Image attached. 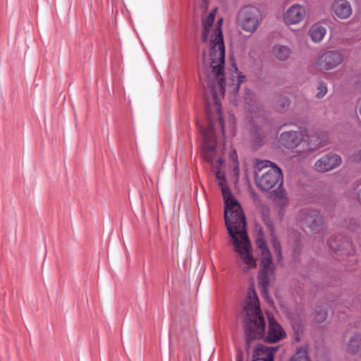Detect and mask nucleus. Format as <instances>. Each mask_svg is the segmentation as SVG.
I'll return each mask as SVG.
<instances>
[{
  "instance_id": "obj_15",
  "label": "nucleus",
  "mask_w": 361,
  "mask_h": 361,
  "mask_svg": "<svg viewBox=\"0 0 361 361\" xmlns=\"http://www.w3.org/2000/svg\"><path fill=\"white\" fill-rule=\"evenodd\" d=\"M305 140L308 151H315L325 146L326 138L324 135H319L317 133L310 134L306 130H304Z\"/></svg>"
},
{
  "instance_id": "obj_14",
  "label": "nucleus",
  "mask_w": 361,
  "mask_h": 361,
  "mask_svg": "<svg viewBox=\"0 0 361 361\" xmlns=\"http://www.w3.org/2000/svg\"><path fill=\"white\" fill-rule=\"evenodd\" d=\"M277 347H269L264 344H257L253 351L252 361H274V353Z\"/></svg>"
},
{
  "instance_id": "obj_36",
  "label": "nucleus",
  "mask_w": 361,
  "mask_h": 361,
  "mask_svg": "<svg viewBox=\"0 0 361 361\" xmlns=\"http://www.w3.org/2000/svg\"><path fill=\"white\" fill-rule=\"evenodd\" d=\"M357 154L359 156V160H361V150L358 151Z\"/></svg>"
},
{
  "instance_id": "obj_35",
  "label": "nucleus",
  "mask_w": 361,
  "mask_h": 361,
  "mask_svg": "<svg viewBox=\"0 0 361 361\" xmlns=\"http://www.w3.org/2000/svg\"><path fill=\"white\" fill-rule=\"evenodd\" d=\"M217 161L219 163V164H221L223 163V159L221 158H218Z\"/></svg>"
},
{
  "instance_id": "obj_30",
  "label": "nucleus",
  "mask_w": 361,
  "mask_h": 361,
  "mask_svg": "<svg viewBox=\"0 0 361 361\" xmlns=\"http://www.w3.org/2000/svg\"><path fill=\"white\" fill-rule=\"evenodd\" d=\"M249 252H250V255H251V256H252V259H253V260H254V262H255V265H254V266H250V265H249L248 264H247V263H246V262L243 259V258H242V257H240V258H241V259H242V261H243V262L245 264V266H244V267H242V264H240V267H242V269H243V271L244 272H247V271H248L251 268L255 267H256V265H257L256 262H255V259H254V257H253V256H252V252H251V247H250V246L249 247ZM238 254H240L239 252H238ZM240 257H241V256H240Z\"/></svg>"
},
{
  "instance_id": "obj_37",
  "label": "nucleus",
  "mask_w": 361,
  "mask_h": 361,
  "mask_svg": "<svg viewBox=\"0 0 361 361\" xmlns=\"http://www.w3.org/2000/svg\"><path fill=\"white\" fill-rule=\"evenodd\" d=\"M349 226V229L351 230V231H355V228L354 227H353L351 225L348 226Z\"/></svg>"
},
{
  "instance_id": "obj_6",
  "label": "nucleus",
  "mask_w": 361,
  "mask_h": 361,
  "mask_svg": "<svg viewBox=\"0 0 361 361\" xmlns=\"http://www.w3.org/2000/svg\"><path fill=\"white\" fill-rule=\"evenodd\" d=\"M268 318V329L264 331L263 341L266 343H274L283 340L286 333L283 328L275 320V317Z\"/></svg>"
},
{
  "instance_id": "obj_3",
  "label": "nucleus",
  "mask_w": 361,
  "mask_h": 361,
  "mask_svg": "<svg viewBox=\"0 0 361 361\" xmlns=\"http://www.w3.org/2000/svg\"><path fill=\"white\" fill-rule=\"evenodd\" d=\"M255 181L257 186L262 191L273 192L278 196L283 192V173L275 164L268 160H257L254 166Z\"/></svg>"
},
{
  "instance_id": "obj_18",
  "label": "nucleus",
  "mask_w": 361,
  "mask_h": 361,
  "mask_svg": "<svg viewBox=\"0 0 361 361\" xmlns=\"http://www.w3.org/2000/svg\"><path fill=\"white\" fill-rule=\"evenodd\" d=\"M266 123L262 126L254 123L252 127L251 133L253 137V144L257 147H261L264 144V139L266 136Z\"/></svg>"
},
{
  "instance_id": "obj_24",
  "label": "nucleus",
  "mask_w": 361,
  "mask_h": 361,
  "mask_svg": "<svg viewBox=\"0 0 361 361\" xmlns=\"http://www.w3.org/2000/svg\"><path fill=\"white\" fill-rule=\"evenodd\" d=\"M291 324L293 329L295 330L296 334L299 335L302 334L304 331V326L302 324L301 317H291Z\"/></svg>"
},
{
  "instance_id": "obj_13",
  "label": "nucleus",
  "mask_w": 361,
  "mask_h": 361,
  "mask_svg": "<svg viewBox=\"0 0 361 361\" xmlns=\"http://www.w3.org/2000/svg\"><path fill=\"white\" fill-rule=\"evenodd\" d=\"M343 61V56L338 51H328L323 54L319 63L321 67L330 70L339 65Z\"/></svg>"
},
{
  "instance_id": "obj_2",
  "label": "nucleus",
  "mask_w": 361,
  "mask_h": 361,
  "mask_svg": "<svg viewBox=\"0 0 361 361\" xmlns=\"http://www.w3.org/2000/svg\"><path fill=\"white\" fill-rule=\"evenodd\" d=\"M224 200V219L226 228L231 235L234 249L243 259L250 266L255 265L249 252L250 241L245 232V217L240 204L232 194L230 188H222Z\"/></svg>"
},
{
  "instance_id": "obj_28",
  "label": "nucleus",
  "mask_w": 361,
  "mask_h": 361,
  "mask_svg": "<svg viewBox=\"0 0 361 361\" xmlns=\"http://www.w3.org/2000/svg\"><path fill=\"white\" fill-rule=\"evenodd\" d=\"M257 248L260 252V255L265 253L266 251H269L267 247V243L263 238H258L256 241Z\"/></svg>"
},
{
  "instance_id": "obj_11",
  "label": "nucleus",
  "mask_w": 361,
  "mask_h": 361,
  "mask_svg": "<svg viewBox=\"0 0 361 361\" xmlns=\"http://www.w3.org/2000/svg\"><path fill=\"white\" fill-rule=\"evenodd\" d=\"M243 316H263L261 314L260 305L257 293L250 290L243 307Z\"/></svg>"
},
{
  "instance_id": "obj_23",
  "label": "nucleus",
  "mask_w": 361,
  "mask_h": 361,
  "mask_svg": "<svg viewBox=\"0 0 361 361\" xmlns=\"http://www.w3.org/2000/svg\"><path fill=\"white\" fill-rule=\"evenodd\" d=\"M289 361H311L307 355V350L305 347H300L297 349L295 353L291 357Z\"/></svg>"
},
{
  "instance_id": "obj_10",
  "label": "nucleus",
  "mask_w": 361,
  "mask_h": 361,
  "mask_svg": "<svg viewBox=\"0 0 361 361\" xmlns=\"http://www.w3.org/2000/svg\"><path fill=\"white\" fill-rule=\"evenodd\" d=\"M305 140L304 130H290L280 135L279 142L287 149H294Z\"/></svg>"
},
{
  "instance_id": "obj_26",
  "label": "nucleus",
  "mask_w": 361,
  "mask_h": 361,
  "mask_svg": "<svg viewBox=\"0 0 361 361\" xmlns=\"http://www.w3.org/2000/svg\"><path fill=\"white\" fill-rule=\"evenodd\" d=\"M216 178L218 180V185L222 192V188H229L228 185H226V178L224 173H221L219 171H216Z\"/></svg>"
},
{
  "instance_id": "obj_22",
  "label": "nucleus",
  "mask_w": 361,
  "mask_h": 361,
  "mask_svg": "<svg viewBox=\"0 0 361 361\" xmlns=\"http://www.w3.org/2000/svg\"><path fill=\"white\" fill-rule=\"evenodd\" d=\"M361 348V336L355 334L350 338L347 345V350L350 354H356Z\"/></svg>"
},
{
  "instance_id": "obj_8",
  "label": "nucleus",
  "mask_w": 361,
  "mask_h": 361,
  "mask_svg": "<svg viewBox=\"0 0 361 361\" xmlns=\"http://www.w3.org/2000/svg\"><path fill=\"white\" fill-rule=\"evenodd\" d=\"M327 243L329 247L335 252L341 255H347L352 250V243L350 239L343 235L341 233H337L331 236Z\"/></svg>"
},
{
  "instance_id": "obj_17",
  "label": "nucleus",
  "mask_w": 361,
  "mask_h": 361,
  "mask_svg": "<svg viewBox=\"0 0 361 361\" xmlns=\"http://www.w3.org/2000/svg\"><path fill=\"white\" fill-rule=\"evenodd\" d=\"M217 8H214L209 14L202 18V42H206L209 39L210 30L214 22Z\"/></svg>"
},
{
  "instance_id": "obj_25",
  "label": "nucleus",
  "mask_w": 361,
  "mask_h": 361,
  "mask_svg": "<svg viewBox=\"0 0 361 361\" xmlns=\"http://www.w3.org/2000/svg\"><path fill=\"white\" fill-rule=\"evenodd\" d=\"M273 247L276 255V260L281 262L283 260L282 249L277 239H273Z\"/></svg>"
},
{
  "instance_id": "obj_1",
  "label": "nucleus",
  "mask_w": 361,
  "mask_h": 361,
  "mask_svg": "<svg viewBox=\"0 0 361 361\" xmlns=\"http://www.w3.org/2000/svg\"><path fill=\"white\" fill-rule=\"evenodd\" d=\"M223 20H218L217 27L212 36L211 42L212 44L210 50V60L212 73L203 79L202 75H200V80L204 89L208 88L212 94L215 104L216 113L214 116H211L209 110L207 111V118L209 126L207 128L199 126L203 139V157L205 161L213 163L215 158L216 151V130L219 128L222 134L225 132L224 120L222 115L221 106L219 102L216 92V85L224 91L225 90V46L224 43L221 24Z\"/></svg>"
},
{
  "instance_id": "obj_32",
  "label": "nucleus",
  "mask_w": 361,
  "mask_h": 361,
  "mask_svg": "<svg viewBox=\"0 0 361 361\" xmlns=\"http://www.w3.org/2000/svg\"><path fill=\"white\" fill-rule=\"evenodd\" d=\"M236 361H243V355L241 353H238Z\"/></svg>"
},
{
  "instance_id": "obj_7",
  "label": "nucleus",
  "mask_w": 361,
  "mask_h": 361,
  "mask_svg": "<svg viewBox=\"0 0 361 361\" xmlns=\"http://www.w3.org/2000/svg\"><path fill=\"white\" fill-rule=\"evenodd\" d=\"M238 20L242 29L246 32H253L258 27L257 12L250 8L247 7L240 11Z\"/></svg>"
},
{
  "instance_id": "obj_29",
  "label": "nucleus",
  "mask_w": 361,
  "mask_h": 361,
  "mask_svg": "<svg viewBox=\"0 0 361 361\" xmlns=\"http://www.w3.org/2000/svg\"><path fill=\"white\" fill-rule=\"evenodd\" d=\"M318 92L317 97L318 98H322L327 92V87L324 82H320L318 86Z\"/></svg>"
},
{
  "instance_id": "obj_34",
  "label": "nucleus",
  "mask_w": 361,
  "mask_h": 361,
  "mask_svg": "<svg viewBox=\"0 0 361 361\" xmlns=\"http://www.w3.org/2000/svg\"><path fill=\"white\" fill-rule=\"evenodd\" d=\"M233 156H235V159H237V155H236V152H235V151H234V152H233V154H231V157H233Z\"/></svg>"
},
{
  "instance_id": "obj_21",
  "label": "nucleus",
  "mask_w": 361,
  "mask_h": 361,
  "mask_svg": "<svg viewBox=\"0 0 361 361\" xmlns=\"http://www.w3.org/2000/svg\"><path fill=\"white\" fill-rule=\"evenodd\" d=\"M273 51L276 58L280 61H285L288 59L291 53L290 49L287 46L280 44L276 45Z\"/></svg>"
},
{
  "instance_id": "obj_5",
  "label": "nucleus",
  "mask_w": 361,
  "mask_h": 361,
  "mask_svg": "<svg viewBox=\"0 0 361 361\" xmlns=\"http://www.w3.org/2000/svg\"><path fill=\"white\" fill-rule=\"evenodd\" d=\"M260 269L258 274V283L260 286L262 295L265 297L268 294L267 287L271 278L274 274V266L270 251H266L261 255Z\"/></svg>"
},
{
  "instance_id": "obj_31",
  "label": "nucleus",
  "mask_w": 361,
  "mask_h": 361,
  "mask_svg": "<svg viewBox=\"0 0 361 361\" xmlns=\"http://www.w3.org/2000/svg\"><path fill=\"white\" fill-rule=\"evenodd\" d=\"M314 221L312 224H310V226L312 229H314V226H317L318 224H320L322 221V217L320 216L319 214H314Z\"/></svg>"
},
{
  "instance_id": "obj_20",
  "label": "nucleus",
  "mask_w": 361,
  "mask_h": 361,
  "mask_svg": "<svg viewBox=\"0 0 361 361\" xmlns=\"http://www.w3.org/2000/svg\"><path fill=\"white\" fill-rule=\"evenodd\" d=\"M309 34L313 42H319L326 34V28L321 25L315 24L310 29Z\"/></svg>"
},
{
  "instance_id": "obj_27",
  "label": "nucleus",
  "mask_w": 361,
  "mask_h": 361,
  "mask_svg": "<svg viewBox=\"0 0 361 361\" xmlns=\"http://www.w3.org/2000/svg\"><path fill=\"white\" fill-rule=\"evenodd\" d=\"M290 102L288 98L281 97L280 100L276 104V107L279 111H283L289 106Z\"/></svg>"
},
{
  "instance_id": "obj_33",
  "label": "nucleus",
  "mask_w": 361,
  "mask_h": 361,
  "mask_svg": "<svg viewBox=\"0 0 361 361\" xmlns=\"http://www.w3.org/2000/svg\"><path fill=\"white\" fill-rule=\"evenodd\" d=\"M243 78H244V76H242V77H239V83L237 86V89L239 88V85L243 82Z\"/></svg>"
},
{
  "instance_id": "obj_16",
  "label": "nucleus",
  "mask_w": 361,
  "mask_h": 361,
  "mask_svg": "<svg viewBox=\"0 0 361 361\" xmlns=\"http://www.w3.org/2000/svg\"><path fill=\"white\" fill-rule=\"evenodd\" d=\"M334 14L341 19H346L352 14L350 4L345 0H336L333 4Z\"/></svg>"
},
{
  "instance_id": "obj_4",
  "label": "nucleus",
  "mask_w": 361,
  "mask_h": 361,
  "mask_svg": "<svg viewBox=\"0 0 361 361\" xmlns=\"http://www.w3.org/2000/svg\"><path fill=\"white\" fill-rule=\"evenodd\" d=\"M266 326L265 317H244L243 326L247 351L249 350L253 341L263 340Z\"/></svg>"
},
{
  "instance_id": "obj_12",
  "label": "nucleus",
  "mask_w": 361,
  "mask_h": 361,
  "mask_svg": "<svg viewBox=\"0 0 361 361\" xmlns=\"http://www.w3.org/2000/svg\"><path fill=\"white\" fill-rule=\"evenodd\" d=\"M305 16V8L299 4H294L285 13L283 20L287 25H295L301 22Z\"/></svg>"
},
{
  "instance_id": "obj_9",
  "label": "nucleus",
  "mask_w": 361,
  "mask_h": 361,
  "mask_svg": "<svg viewBox=\"0 0 361 361\" xmlns=\"http://www.w3.org/2000/svg\"><path fill=\"white\" fill-rule=\"evenodd\" d=\"M341 163V158L339 155L329 153L317 160L314 165V169L319 172H326L338 167Z\"/></svg>"
},
{
  "instance_id": "obj_19",
  "label": "nucleus",
  "mask_w": 361,
  "mask_h": 361,
  "mask_svg": "<svg viewBox=\"0 0 361 361\" xmlns=\"http://www.w3.org/2000/svg\"><path fill=\"white\" fill-rule=\"evenodd\" d=\"M244 101L247 105V109L250 112H257L260 108V104L257 100L256 94L248 89L245 90Z\"/></svg>"
}]
</instances>
